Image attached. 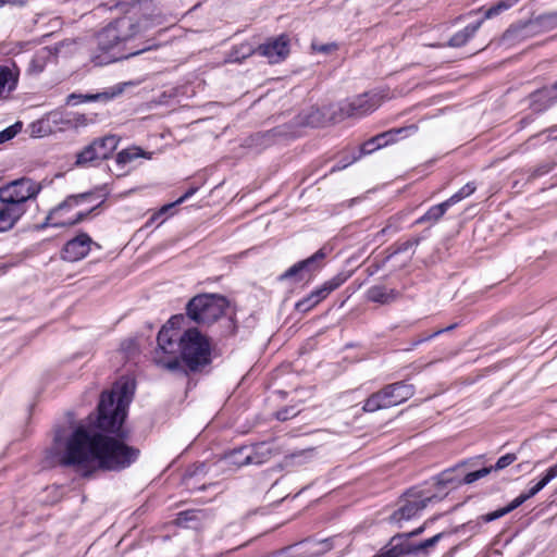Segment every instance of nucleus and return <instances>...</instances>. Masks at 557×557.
Wrapping results in <instances>:
<instances>
[{
    "label": "nucleus",
    "mask_w": 557,
    "mask_h": 557,
    "mask_svg": "<svg viewBox=\"0 0 557 557\" xmlns=\"http://www.w3.org/2000/svg\"><path fill=\"white\" fill-rule=\"evenodd\" d=\"M134 391L133 381L121 379L110 392H103L96 420L100 432L77 426L65 441L59 463L83 478L91 476L97 470L121 471L134 463L140 450L124 443L129 431L123 426Z\"/></svg>",
    "instance_id": "1"
},
{
    "label": "nucleus",
    "mask_w": 557,
    "mask_h": 557,
    "mask_svg": "<svg viewBox=\"0 0 557 557\" xmlns=\"http://www.w3.org/2000/svg\"><path fill=\"white\" fill-rule=\"evenodd\" d=\"M161 24V16L152 14L149 0L133 3L125 15L96 35L98 49L108 54L104 62L121 61L157 49L159 45L153 38H148V33Z\"/></svg>",
    "instance_id": "2"
},
{
    "label": "nucleus",
    "mask_w": 557,
    "mask_h": 557,
    "mask_svg": "<svg viewBox=\"0 0 557 557\" xmlns=\"http://www.w3.org/2000/svg\"><path fill=\"white\" fill-rule=\"evenodd\" d=\"M183 319V315L172 317L159 331L154 361L170 371L198 372L211 362V346L195 327L180 334L175 325Z\"/></svg>",
    "instance_id": "3"
},
{
    "label": "nucleus",
    "mask_w": 557,
    "mask_h": 557,
    "mask_svg": "<svg viewBox=\"0 0 557 557\" xmlns=\"http://www.w3.org/2000/svg\"><path fill=\"white\" fill-rule=\"evenodd\" d=\"M227 308V300L218 295L202 294L191 298L186 306L187 317L197 324L211 325Z\"/></svg>",
    "instance_id": "4"
},
{
    "label": "nucleus",
    "mask_w": 557,
    "mask_h": 557,
    "mask_svg": "<svg viewBox=\"0 0 557 557\" xmlns=\"http://www.w3.org/2000/svg\"><path fill=\"white\" fill-rule=\"evenodd\" d=\"M414 395V386L406 381H399L385 385L380 391L370 395L363 404L366 412H374L381 409L398 406Z\"/></svg>",
    "instance_id": "5"
},
{
    "label": "nucleus",
    "mask_w": 557,
    "mask_h": 557,
    "mask_svg": "<svg viewBox=\"0 0 557 557\" xmlns=\"http://www.w3.org/2000/svg\"><path fill=\"white\" fill-rule=\"evenodd\" d=\"M85 114L69 111H51L32 124V134L39 137L57 132L77 128L87 124Z\"/></svg>",
    "instance_id": "6"
},
{
    "label": "nucleus",
    "mask_w": 557,
    "mask_h": 557,
    "mask_svg": "<svg viewBox=\"0 0 557 557\" xmlns=\"http://www.w3.org/2000/svg\"><path fill=\"white\" fill-rule=\"evenodd\" d=\"M436 495H426L422 490H408L399 499L397 509L389 516L392 523H401L418 517L432 502H437Z\"/></svg>",
    "instance_id": "7"
},
{
    "label": "nucleus",
    "mask_w": 557,
    "mask_h": 557,
    "mask_svg": "<svg viewBox=\"0 0 557 557\" xmlns=\"http://www.w3.org/2000/svg\"><path fill=\"white\" fill-rule=\"evenodd\" d=\"M40 190L41 185L30 178L15 180L0 187V202L26 209V201L36 198Z\"/></svg>",
    "instance_id": "8"
},
{
    "label": "nucleus",
    "mask_w": 557,
    "mask_h": 557,
    "mask_svg": "<svg viewBox=\"0 0 557 557\" xmlns=\"http://www.w3.org/2000/svg\"><path fill=\"white\" fill-rule=\"evenodd\" d=\"M380 107V98L374 94L366 92L354 99L337 104L338 115L331 116L333 121H342L346 117H362L372 113Z\"/></svg>",
    "instance_id": "9"
},
{
    "label": "nucleus",
    "mask_w": 557,
    "mask_h": 557,
    "mask_svg": "<svg viewBox=\"0 0 557 557\" xmlns=\"http://www.w3.org/2000/svg\"><path fill=\"white\" fill-rule=\"evenodd\" d=\"M556 476H557V463L555 466L550 467L546 471L544 476L536 484H534L532 487H530V490L527 493L520 494L517 498H515L507 506L481 516V520L485 523H488V522L497 520V519L506 516L507 513L513 511L516 508L521 506L529 498L533 497L540 491H542Z\"/></svg>",
    "instance_id": "10"
},
{
    "label": "nucleus",
    "mask_w": 557,
    "mask_h": 557,
    "mask_svg": "<svg viewBox=\"0 0 557 557\" xmlns=\"http://www.w3.org/2000/svg\"><path fill=\"white\" fill-rule=\"evenodd\" d=\"M325 258L324 249H319L309 258L301 260L290 268H288L284 273H282L277 280L280 282L284 281H293V282H301L306 278V276H311L314 272L319 271L322 268V261Z\"/></svg>",
    "instance_id": "11"
},
{
    "label": "nucleus",
    "mask_w": 557,
    "mask_h": 557,
    "mask_svg": "<svg viewBox=\"0 0 557 557\" xmlns=\"http://www.w3.org/2000/svg\"><path fill=\"white\" fill-rule=\"evenodd\" d=\"M92 196L94 194L91 191L67 196L61 203L50 210L40 227H65V225L59 224L60 222H64V219L61 218L62 211L72 210L81 203L89 201Z\"/></svg>",
    "instance_id": "12"
},
{
    "label": "nucleus",
    "mask_w": 557,
    "mask_h": 557,
    "mask_svg": "<svg viewBox=\"0 0 557 557\" xmlns=\"http://www.w3.org/2000/svg\"><path fill=\"white\" fill-rule=\"evenodd\" d=\"M94 243L87 233H79L76 237L70 239L62 249V259L69 262H76L84 259L90 251Z\"/></svg>",
    "instance_id": "13"
},
{
    "label": "nucleus",
    "mask_w": 557,
    "mask_h": 557,
    "mask_svg": "<svg viewBox=\"0 0 557 557\" xmlns=\"http://www.w3.org/2000/svg\"><path fill=\"white\" fill-rule=\"evenodd\" d=\"M417 126L410 125L407 127H400V128H394L389 129L387 132H384L382 134H379L371 139L367 140L362 144L360 147V154L358 157H355L351 162L358 160L361 156L370 154L374 152L375 150L387 146L391 143H394L396 140V136L403 133H409V132H416Z\"/></svg>",
    "instance_id": "14"
},
{
    "label": "nucleus",
    "mask_w": 557,
    "mask_h": 557,
    "mask_svg": "<svg viewBox=\"0 0 557 557\" xmlns=\"http://www.w3.org/2000/svg\"><path fill=\"white\" fill-rule=\"evenodd\" d=\"M257 53L269 59L270 63L283 61L289 53V39L286 35H280L267 42L259 45Z\"/></svg>",
    "instance_id": "15"
},
{
    "label": "nucleus",
    "mask_w": 557,
    "mask_h": 557,
    "mask_svg": "<svg viewBox=\"0 0 557 557\" xmlns=\"http://www.w3.org/2000/svg\"><path fill=\"white\" fill-rule=\"evenodd\" d=\"M529 108L533 113L540 114L557 103V91L554 85L543 87L531 92L528 97Z\"/></svg>",
    "instance_id": "16"
},
{
    "label": "nucleus",
    "mask_w": 557,
    "mask_h": 557,
    "mask_svg": "<svg viewBox=\"0 0 557 557\" xmlns=\"http://www.w3.org/2000/svg\"><path fill=\"white\" fill-rule=\"evenodd\" d=\"M412 556L410 542H406L405 535H394L389 542L374 557H404Z\"/></svg>",
    "instance_id": "17"
},
{
    "label": "nucleus",
    "mask_w": 557,
    "mask_h": 557,
    "mask_svg": "<svg viewBox=\"0 0 557 557\" xmlns=\"http://www.w3.org/2000/svg\"><path fill=\"white\" fill-rule=\"evenodd\" d=\"M20 71L15 64L0 65V99L8 97L18 82Z\"/></svg>",
    "instance_id": "18"
},
{
    "label": "nucleus",
    "mask_w": 557,
    "mask_h": 557,
    "mask_svg": "<svg viewBox=\"0 0 557 557\" xmlns=\"http://www.w3.org/2000/svg\"><path fill=\"white\" fill-rule=\"evenodd\" d=\"M333 548L331 539L321 541H305L299 544V553L294 557H321Z\"/></svg>",
    "instance_id": "19"
},
{
    "label": "nucleus",
    "mask_w": 557,
    "mask_h": 557,
    "mask_svg": "<svg viewBox=\"0 0 557 557\" xmlns=\"http://www.w3.org/2000/svg\"><path fill=\"white\" fill-rule=\"evenodd\" d=\"M350 274L348 272H339L331 280L324 282L320 287L312 290L310 294L312 295L313 300L317 304H320L323 299H325L333 290L337 289L341 285H343L348 278Z\"/></svg>",
    "instance_id": "20"
},
{
    "label": "nucleus",
    "mask_w": 557,
    "mask_h": 557,
    "mask_svg": "<svg viewBox=\"0 0 557 557\" xmlns=\"http://www.w3.org/2000/svg\"><path fill=\"white\" fill-rule=\"evenodd\" d=\"M350 274L348 272H339L331 280L324 282L320 287L312 290L310 294L312 295L313 300L317 304H320L323 299H325L333 290L337 289L341 285H343L348 278Z\"/></svg>",
    "instance_id": "21"
},
{
    "label": "nucleus",
    "mask_w": 557,
    "mask_h": 557,
    "mask_svg": "<svg viewBox=\"0 0 557 557\" xmlns=\"http://www.w3.org/2000/svg\"><path fill=\"white\" fill-rule=\"evenodd\" d=\"M26 212V209L0 202V232L11 230Z\"/></svg>",
    "instance_id": "22"
},
{
    "label": "nucleus",
    "mask_w": 557,
    "mask_h": 557,
    "mask_svg": "<svg viewBox=\"0 0 557 557\" xmlns=\"http://www.w3.org/2000/svg\"><path fill=\"white\" fill-rule=\"evenodd\" d=\"M271 448L265 443H260L252 448L248 447V454H245L243 460L237 461L239 466L262 465L271 458Z\"/></svg>",
    "instance_id": "23"
},
{
    "label": "nucleus",
    "mask_w": 557,
    "mask_h": 557,
    "mask_svg": "<svg viewBox=\"0 0 557 557\" xmlns=\"http://www.w3.org/2000/svg\"><path fill=\"white\" fill-rule=\"evenodd\" d=\"M399 293L385 285H373L367 290V299L380 305H387L395 301Z\"/></svg>",
    "instance_id": "24"
},
{
    "label": "nucleus",
    "mask_w": 557,
    "mask_h": 557,
    "mask_svg": "<svg viewBox=\"0 0 557 557\" xmlns=\"http://www.w3.org/2000/svg\"><path fill=\"white\" fill-rule=\"evenodd\" d=\"M334 112L336 115H338L337 106L323 107L322 109H312L307 116V124L312 127H320L324 126L329 122L336 123L337 121H333L331 119Z\"/></svg>",
    "instance_id": "25"
},
{
    "label": "nucleus",
    "mask_w": 557,
    "mask_h": 557,
    "mask_svg": "<svg viewBox=\"0 0 557 557\" xmlns=\"http://www.w3.org/2000/svg\"><path fill=\"white\" fill-rule=\"evenodd\" d=\"M483 20L478 21L476 23L467 25L463 29L456 33L448 41L449 47L459 48L465 46L470 38L474 36L478 29L481 27Z\"/></svg>",
    "instance_id": "26"
},
{
    "label": "nucleus",
    "mask_w": 557,
    "mask_h": 557,
    "mask_svg": "<svg viewBox=\"0 0 557 557\" xmlns=\"http://www.w3.org/2000/svg\"><path fill=\"white\" fill-rule=\"evenodd\" d=\"M119 143L120 139L115 135H107L92 140V144L97 148L98 154L102 160L108 159L113 153L117 148Z\"/></svg>",
    "instance_id": "27"
},
{
    "label": "nucleus",
    "mask_w": 557,
    "mask_h": 557,
    "mask_svg": "<svg viewBox=\"0 0 557 557\" xmlns=\"http://www.w3.org/2000/svg\"><path fill=\"white\" fill-rule=\"evenodd\" d=\"M102 161L98 154L97 148L92 141L84 147L79 152L76 153L75 165L78 168H85L92 165L95 162Z\"/></svg>",
    "instance_id": "28"
},
{
    "label": "nucleus",
    "mask_w": 557,
    "mask_h": 557,
    "mask_svg": "<svg viewBox=\"0 0 557 557\" xmlns=\"http://www.w3.org/2000/svg\"><path fill=\"white\" fill-rule=\"evenodd\" d=\"M449 205L447 201H443L442 203L432 206L422 216H420L416 224H435L437 221L442 219V216L446 213V211L449 209Z\"/></svg>",
    "instance_id": "29"
},
{
    "label": "nucleus",
    "mask_w": 557,
    "mask_h": 557,
    "mask_svg": "<svg viewBox=\"0 0 557 557\" xmlns=\"http://www.w3.org/2000/svg\"><path fill=\"white\" fill-rule=\"evenodd\" d=\"M255 52H257V49H255L250 44L243 42L232 49L227 55L226 62L239 63L252 55Z\"/></svg>",
    "instance_id": "30"
},
{
    "label": "nucleus",
    "mask_w": 557,
    "mask_h": 557,
    "mask_svg": "<svg viewBox=\"0 0 557 557\" xmlns=\"http://www.w3.org/2000/svg\"><path fill=\"white\" fill-rule=\"evenodd\" d=\"M202 517H203V513L200 510H194V509L184 510V511H181L177 513L175 523L178 527L188 528V527H191L190 525L191 522H194V521L199 522Z\"/></svg>",
    "instance_id": "31"
},
{
    "label": "nucleus",
    "mask_w": 557,
    "mask_h": 557,
    "mask_svg": "<svg viewBox=\"0 0 557 557\" xmlns=\"http://www.w3.org/2000/svg\"><path fill=\"white\" fill-rule=\"evenodd\" d=\"M445 532H441L418 544L410 543L411 555L417 556L420 553H425L429 548L434 547L445 536Z\"/></svg>",
    "instance_id": "32"
},
{
    "label": "nucleus",
    "mask_w": 557,
    "mask_h": 557,
    "mask_svg": "<svg viewBox=\"0 0 557 557\" xmlns=\"http://www.w3.org/2000/svg\"><path fill=\"white\" fill-rule=\"evenodd\" d=\"M519 0H499L497 3L491 5L484 13V18H492L500 13L509 10L518 3Z\"/></svg>",
    "instance_id": "33"
},
{
    "label": "nucleus",
    "mask_w": 557,
    "mask_h": 557,
    "mask_svg": "<svg viewBox=\"0 0 557 557\" xmlns=\"http://www.w3.org/2000/svg\"><path fill=\"white\" fill-rule=\"evenodd\" d=\"M101 98H108L107 97V94H86V95H83V94H70L67 97H66V104H70V106H76L78 103H83V102H91V101H97Z\"/></svg>",
    "instance_id": "34"
},
{
    "label": "nucleus",
    "mask_w": 557,
    "mask_h": 557,
    "mask_svg": "<svg viewBox=\"0 0 557 557\" xmlns=\"http://www.w3.org/2000/svg\"><path fill=\"white\" fill-rule=\"evenodd\" d=\"M475 189H476V186L474 183H472V182L467 183L457 193H455L453 196H450L446 201L449 205V207H453L456 203H458L459 201L471 196L475 191Z\"/></svg>",
    "instance_id": "35"
},
{
    "label": "nucleus",
    "mask_w": 557,
    "mask_h": 557,
    "mask_svg": "<svg viewBox=\"0 0 557 557\" xmlns=\"http://www.w3.org/2000/svg\"><path fill=\"white\" fill-rule=\"evenodd\" d=\"M143 154V150L137 147L124 149L117 153L116 163L120 165H124L141 157Z\"/></svg>",
    "instance_id": "36"
},
{
    "label": "nucleus",
    "mask_w": 557,
    "mask_h": 557,
    "mask_svg": "<svg viewBox=\"0 0 557 557\" xmlns=\"http://www.w3.org/2000/svg\"><path fill=\"white\" fill-rule=\"evenodd\" d=\"M492 471H493V467H484V468H482L480 470L469 472L462 479H460L458 481V485H461V484H472L475 481L486 476Z\"/></svg>",
    "instance_id": "37"
},
{
    "label": "nucleus",
    "mask_w": 557,
    "mask_h": 557,
    "mask_svg": "<svg viewBox=\"0 0 557 557\" xmlns=\"http://www.w3.org/2000/svg\"><path fill=\"white\" fill-rule=\"evenodd\" d=\"M196 191H197V187L189 188L174 203L163 206L160 209V211L151 218V220H157V219L162 218L169 210L173 209L175 205L184 202L185 200L190 198Z\"/></svg>",
    "instance_id": "38"
},
{
    "label": "nucleus",
    "mask_w": 557,
    "mask_h": 557,
    "mask_svg": "<svg viewBox=\"0 0 557 557\" xmlns=\"http://www.w3.org/2000/svg\"><path fill=\"white\" fill-rule=\"evenodd\" d=\"M103 201H100L97 206H94L88 211H79L72 219H64V222H60L59 224L65 225V227L74 226L81 222H83L90 213H92L96 209H98Z\"/></svg>",
    "instance_id": "39"
},
{
    "label": "nucleus",
    "mask_w": 557,
    "mask_h": 557,
    "mask_svg": "<svg viewBox=\"0 0 557 557\" xmlns=\"http://www.w3.org/2000/svg\"><path fill=\"white\" fill-rule=\"evenodd\" d=\"M46 66V58L44 55H35L29 64H28V72L30 74H39L45 70Z\"/></svg>",
    "instance_id": "40"
},
{
    "label": "nucleus",
    "mask_w": 557,
    "mask_h": 557,
    "mask_svg": "<svg viewBox=\"0 0 557 557\" xmlns=\"http://www.w3.org/2000/svg\"><path fill=\"white\" fill-rule=\"evenodd\" d=\"M300 412L299 409H297L295 406H288L285 408H282L275 412V418L278 421H287L288 419H292L296 416H298Z\"/></svg>",
    "instance_id": "41"
},
{
    "label": "nucleus",
    "mask_w": 557,
    "mask_h": 557,
    "mask_svg": "<svg viewBox=\"0 0 557 557\" xmlns=\"http://www.w3.org/2000/svg\"><path fill=\"white\" fill-rule=\"evenodd\" d=\"M454 471H455V468L445 470L442 473H440L436 478L437 485L446 486V485L453 484V483H456L458 485V481L460 479H455L453 476Z\"/></svg>",
    "instance_id": "42"
},
{
    "label": "nucleus",
    "mask_w": 557,
    "mask_h": 557,
    "mask_svg": "<svg viewBox=\"0 0 557 557\" xmlns=\"http://www.w3.org/2000/svg\"><path fill=\"white\" fill-rule=\"evenodd\" d=\"M22 124L20 122L9 126L8 128L0 132V144H3L17 135L21 131Z\"/></svg>",
    "instance_id": "43"
},
{
    "label": "nucleus",
    "mask_w": 557,
    "mask_h": 557,
    "mask_svg": "<svg viewBox=\"0 0 557 557\" xmlns=\"http://www.w3.org/2000/svg\"><path fill=\"white\" fill-rule=\"evenodd\" d=\"M516 460H517L516 454H513V453L506 454V455L502 456L500 458H498L496 463L494 466H492L493 470H495V471L503 470V469L507 468L508 466H510Z\"/></svg>",
    "instance_id": "44"
},
{
    "label": "nucleus",
    "mask_w": 557,
    "mask_h": 557,
    "mask_svg": "<svg viewBox=\"0 0 557 557\" xmlns=\"http://www.w3.org/2000/svg\"><path fill=\"white\" fill-rule=\"evenodd\" d=\"M318 304L315 302V300H313L312 298V295L309 294L308 296H306L305 298L300 299L297 304H296V310L299 311V312H308L310 311L312 308H314Z\"/></svg>",
    "instance_id": "45"
},
{
    "label": "nucleus",
    "mask_w": 557,
    "mask_h": 557,
    "mask_svg": "<svg viewBox=\"0 0 557 557\" xmlns=\"http://www.w3.org/2000/svg\"><path fill=\"white\" fill-rule=\"evenodd\" d=\"M553 169H554V163L543 162L532 170L530 176L532 178H536V177H540L542 175L549 173Z\"/></svg>",
    "instance_id": "46"
},
{
    "label": "nucleus",
    "mask_w": 557,
    "mask_h": 557,
    "mask_svg": "<svg viewBox=\"0 0 557 557\" xmlns=\"http://www.w3.org/2000/svg\"><path fill=\"white\" fill-rule=\"evenodd\" d=\"M245 454H248V447H240V448L234 449L228 455L227 458L231 460L232 463L240 467L237 460H243Z\"/></svg>",
    "instance_id": "47"
},
{
    "label": "nucleus",
    "mask_w": 557,
    "mask_h": 557,
    "mask_svg": "<svg viewBox=\"0 0 557 557\" xmlns=\"http://www.w3.org/2000/svg\"><path fill=\"white\" fill-rule=\"evenodd\" d=\"M292 132L288 129V127H276V128H273L267 133H263V134H260L258 135V138H270L272 136H275V135H280V136H285V135H288L290 134Z\"/></svg>",
    "instance_id": "48"
},
{
    "label": "nucleus",
    "mask_w": 557,
    "mask_h": 557,
    "mask_svg": "<svg viewBox=\"0 0 557 557\" xmlns=\"http://www.w3.org/2000/svg\"><path fill=\"white\" fill-rule=\"evenodd\" d=\"M456 326H457V324H451V325L447 326L446 329L437 330V331L433 332L432 334H430V335H428L425 337L419 338L418 341L414 342L413 345H419V344H421V343H423L425 341H429V339H431V338H433V337H435V336H437V335H440V334H442L444 332L454 330Z\"/></svg>",
    "instance_id": "49"
},
{
    "label": "nucleus",
    "mask_w": 557,
    "mask_h": 557,
    "mask_svg": "<svg viewBox=\"0 0 557 557\" xmlns=\"http://www.w3.org/2000/svg\"><path fill=\"white\" fill-rule=\"evenodd\" d=\"M419 243H420V238L419 237H416V238H412V239H408V240L399 244V246L397 248V252L407 251L408 249L418 246Z\"/></svg>",
    "instance_id": "50"
},
{
    "label": "nucleus",
    "mask_w": 557,
    "mask_h": 557,
    "mask_svg": "<svg viewBox=\"0 0 557 557\" xmlns=\"http://www.w3.org/2000/svg\"><path fill=\"white\" fill-rule=\"evenodd\" d=\"M425 530V523L417 529H414L413 531L411 532H408V533H399L400 535H405V539H406V542H409V539L411 537H416V536H419L420 534H422Z\"/></svg>",
    "instance_id": "51"
},
{
    "label": "nucleus",
    "mask_w": 557,
    "mask_h": 557,
    "mask_svg": "<svg viewBox=\"0 0 557 557\" xmlns=\"http://www.w3.org/2000/svg\"><path fill=\"white\" fill-rule=\"evenodd\" d=\"M335 45L334 44H326V45H312V48L319 52H323V53H329L330 51H332L333 49H335Z\"/></svg>",
    "instance_id": "52"
},
{
    "label": "nucleus",
    "mask_w": 557,
    "mask_h": 557,
    "mask_svg": "<svg viewBox=\"0 0 557 557\" xmlns=\"http://www.w3.org/2000/svg\"><path fill=\"white\" fill-rule=\"evenodd\" d=\"M205 467H206L205 463H199L198 466H196V469H195V471L191 474L196 475L198 473L205 472Z\"/></svg>",
    "instance_id": "53"
},
{
    "label": "nucleus",
    "mask_w": 557,
    "mask_h": 557,
    "mask_svg": "<svg viewBox=\"0 0 557 557\" xmlns=\"http://www.w3.org/2000/svg\"><path fill=\"white\" fill-rule=\"evenodd\" d=\"M530 121H531V119H529V117H524V119H522V120H521V123H522V124H527V123H529Z\"/></svg>",
    "instance_id": "54"
},
{
    "label": "nucleus",
    "mask_w": 557,
    "mask_h": 557,
    "mask_svg": "<svg viewBox=\"0 0 557 557\" xmlns=\"http://www.w3.org/2000/svg\"><path fill=\"white\" fill-rule=\"evenodd\" d=\"M67 211H69V210H64V211H62V215H61V218H62V219H69L67 216H65V213H66Z\"/></svg>",
    "instance_id": "55"
},
{
    "label": "nucleus",
    "mask_w": 557,
    "mask_h": 557,
    "mask_svg": "<svg viewBox=\"0 0 557 557\" xmlns=\"http://www.w3.org/2000/svg\"><path fill=\"white\" fill-rule=\"evenodd\" d=\"M347 165H348V163L343 164V168H346ZM337 169H342V166H338Z\"/></svg>",
    "instance_id": "56"
}]
</instances>
